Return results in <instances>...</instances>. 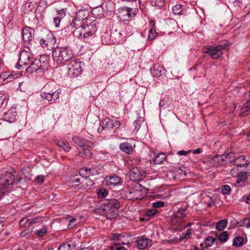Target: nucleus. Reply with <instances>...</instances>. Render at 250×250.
I'll return each instance as SVG.
<instances>
[{
    "label": "nucleus",
    "mask_w": 250,
    "mask_h": 250,
    "mask_svg": "<svg viewBox=\"0 0 250 250\" xmlns=\"http://www.w3.org/2000/svg\"><path fill=\"white\" fill-rule=\"evenodd\" d=\"M52 56L54 61L58 64L63 65L74 58V54L67 47H57L53 50Z\"/></svg>",
    "instance_id": "1"
},
{
    "label": "nucleus",
    "mask_w": 250,
    "mask_h": 250,
    "mask_svg": "<svg viewBox=\"0 0 250 250\" xmlns=\"http://www.w3.org/2000/svg\"><path fill=\"white\" fill-rule=\"evenodd\" d=\"M120 206V203L117 200L115 199H108L104 204L102 210L108 219H112L118 215V209Z\"/></svg>",
    "instance_id": "2"
},
{
    "label": "nucleus",
    "mask_w": 250,
    "mask_h": 250,
    "mask_svg": "<svg viewBox=\"0 0 250 250\" xmlns=\"http://www.w3.org/2000/svg\"><path fill=\"white\" fill-rule=\"evenodd\" d=\"M97 30L96 23L92 22L89 24H83L81 27L75 29L73 34L74 35L78 38L86 39L94 35Z\"/></svg>",
    "instance_id": "3"
},
{
    "label": "nucleus",
    "mask_w": 250,
    "mask_h": 250,
    "mask_svg": "<svg viewBox=\"0 0 250 250\" xmlns=\"http://www.w3.org/2000/svg\"><path fill=\"white\" fill-rule=\"evenodd\" d=\"M48 62L45 56H42L39 59H35L26 69L28 74L35 72L38 74L42 73L47 67Z\"/></svg>",
    "instance_id": "4"
},
{
    "label": "nucleus",
    "mask_w": 250,
    "mask_h": 250,
    "mask_svg": "<svg viewBox=\"0 0 250 250\" xmlns=\"http://www.w3.org/2000/svg\"><path fill=\"white\" fill-rule=\"evenodd\" d=\"M228 45V42H226L215 46H204L202 50L204 53L209 54L212 59H217L222 55V50L226 49Z\"/></svg>",
    "instance_id": "5"
},
{
    "label": "nucleus",
    "mask_w": 250,
    "mask_h": 250,
    "mask_svg": "<svg viewBox=\"0 0 250 250\" xmlns=\"http://www.w3.org/2000/svg\"><path fill=\"white\" fill-rule=\"evenodd\" d=\"M187 206L182 207L175 212L172 217V223L176 227L174 229L176 230H179L183 229V224L184 223V218L187 215Z\"/></svg>",
    "instance_id": "6"
},
{
    "label": "nucleus",
    "mask_w": 250,
    "mask_h": 250,
    "mask_svg": "<svg viewBox=\"0 0 250 250\" xmlns=\"http://www.w3.org/2000/svg\"><path fill=\"white\" fill-rule=\"evenodd\" d=\"M15 176L11 172H5L0 176V187L4 190L11 189L14 182Z\"/></svg>",
    "instance_id": "7"
},
{
    "label": "nucleus",
    "mask_w": 250,
    "mask_h": 250,
    "mask_svg": "<svg viewBox=\"0 0 250 250\" xmlns=\"http://www.w3.org/2000/svg\"><path fill=\"white\" fill-rule=\"evenodd\" d=\"M82 71V62L77 60H71L67 66V73L71 77H77Z\"/></svg>",
    "instance_id": "8"
},
{
    "label": "nucleus",
    "mask_w": 250,
    "mask_h": 250,
    "mask_svg": "<svg viewBox=\"0 0 250 250\" xmlns=\"http://www.w3.org/2000/svg\"><path fill=\"white\" fill-rule=\"evenodd\" d=\"M233 157V153H229L227 155L222 154L213 156L210 160L209 164L212 167H219L225 165L228 160L231 161Z\"/></svg>",
    "instance_id": "9"
},
{
    "label": "nucleus",
    "mask_w": 250,
    "mask_h": 250,
    "mask_svg": "<svg viewBox=\"0 0 250 250\" xmlns=\"http://www.w3.org/2000/svg\"><path fill=\"white\" fill-rule=\"evenodd\" d=\"M33 59V55L30 51L23 50L20 54L19 61L16 65V68L19 69L23 65L29 64Z\"/></svg>",
    "instance_id": "10"
},
{
    "label": "nucleus",
    "mask_w": 250,
    "mask_h": 250,
    "mask_svg": "<svg viewBox=\"0 0 250 250\" xmlns=\"http://www.w3.org/2000/svg\"><path fill=\"white\" fill-rule=\"evenodd\" d=\"M135 16L132 8L128 7H123L119 9L118 16L123 21L131 20Z\"/></svg>",
    "instance_id": "11"
},
{
    "label": "nucleus",
    "mask_w": 250,
    "mask_h": 250,
    "mask_svg": "<svg viewBox=\"0 0 250 250\" xmlns=\"http://www.w3.org/2000/svg\"><path fill=\"white\" fill-rule=\"evenodd\" d=\"M129 236L125 232H115L112 234L109 239L125 245L129 243Z\"/></svg>",
    "instance_id": "12"
},
{
    "label": "nucleus",
    "mask_w": 250,
    "mask_h": 250,
    "mask_svg": "<svg viewBox=\"0 0 250 250\" xmlns=\"http://www.w3.org/2000/svg\"><path fill=\"white\" fill-rule=\"evenodd\" d=\"M34 33V29L29 27H25L22 29V36L23 41V44L27 47L29 50L30 49L28 45L31 44L30 42L32 41V39L34 37L33 36Z\"/></svg>",
    "instance_id": "13"
},
{
    "label": "nucleus",
    "mask_w": 250,
    "mask_h": 250,
    "mask_svg": "<svg viewBox=\"0 0 250 250\" xmlns=\"http://www.w3.org/2000/svg\"><path fill=\"white\" fill-rule=\"evenodd\" d=\"M44 34V36L40 40V43L42 47H47L49 43H54L56 42V38L52 32L45 30Z\"/></svg>",
    "instance_id": "14"
},
{
    "label": "nucleus",
    "mask_w": 250,
    "mask_h": 250,
    "mask_svg": "<svg viewBox=\"0 0 250 250\" xmlns=\"http://www.w3.org/2000/svg\"><path fill=\"white\" fill-rule=\"evenodd\" d=\"M103 128L105 127L106 130H108L110 129H117L121 125V123L116 118L109 119L106 118L103 120Z\"/></svg>",
    "instance_id": "15"
},
{
    "label": "nucleus",
    "mask_w": 250,
    "mask_h": 250,
    "mask_svg": "<svg viewBox=\"0 0 250 250\" xmlns=\"http://www.w3.org/2000/svg\"><path fill=\"white\" fill-rule=\"evenodd\" d=\"M130 179L133 181H139L146 176L145 172L138 167H133L130 171Z\"/></svg>",
    "instance_id": "16"
},
{
    "label": "nucleus",
    "mask_w": 250,
    "mask_h": 250,
    "mask_svg": "<svg viewBox=\"0 0 250 250\" xmlns=\"http://www.w3.org/2000/svg\"><path fill=\"white\" fill-rule=\"evenodd\" d=\"M104 183L106 186L112 188L121 185L122 180L120 177L116 175H113L111 176H106L104 179Z\"/></svg>",
    "instance_id": "17"
},
{
    "label": "nucleus",
    "mask_w": 250,
    "mask_h": 250,
    "mask_svg": "<svg viewBox=\"0 0 250 250\" xmlns=\"http://www.w3.org/2000/svg\"><path fill=\"white\" fill-rule=\"evenodd\" d=\"M152 240L145 236L139 238L136 241L137 247L140 250L146 249L152 245Z\"/></svg>",
    "instance_id": "18"
},
{
    "label": "nucleus",
    "mask_w": 250,
    "mask_h": 250,
    "mask_svg": "<svg viewBox=\"0 0 250 250\" xmlns=\"http://www.w3.org/2000/svg\"><path fill=\"white\" fill-rule=\"evenodd\" d=\"M17 112L16 108H10L7 112L3 113L1 118L4 121L12 123L14 121Z\"/></svg>",
    "instance_id": "19"
},
{
    "label": "nucleus",
    "mask_w": 250,
    "mask_h": 250,
    "mask_svg": "<svg viewBox=\"0 0 250 250\" xmlns=\"http://www.w3.org/2000/svg\"><path fill=\"white\" fill-rule=\"evenodd\" d=\"M152 76L158 78L165 73V69L163 65L159 63L155 64L151 68Z\"/></svg>",
    "instance_id": "20"
},
{
    "label": "nucleus",
    "mask_w": 250,
    "mask_h": 250,
    "mask_svg": "<svg viewBox=\"0 0 250 250\" xmlns=\"http://www.w3.org/2000/svg\"><path fill=\"white\" fill-rule=\"evenodd\" d=\"M72 140L76 146H79L81 147L85 146H87L88 147H93L94 145L93 143H91L87 140H86L81 137L77 136H73Z\"/></svg>",
    "instance_id": "21"
},
{
    "label": "nucleus",
    "mask_w": 250,
    "mask_h": 250,
    "mask_svg": "<svg viewBox=\"0 0 250 250\" xmlns=\"http://www.w3.org/2000/svg\"><path fill=\"white\" fill-rule=\"evenodd\" d=\"M246 157L244 155H242L234 159V156L231 158L230 161H233V165L237 167H242L247 166L250 167V163H248L245 160Z\"/></svg>",
    "instance_id": "22"
},
{
    "label": "nucleus",
    "mask_w": 250,
    "mask_h": 250,
    "mask_svg": "<svg viewBox=\"0 0 250 250\" xmlns=\"http://www.w3.org/2000/svg\"><path fill=\"white\" fill-rule=\"evenodd\" d=\"M93 184L92 181L88 178H83V180L80 184L74 185L75 188H90V187Z\"/></svg>",
    "instance_id": "23"
},
{
    "label": "nucleus",
    "mask_w": 250,
    "mask_h": 250,
    "mask_svg": "<svg viewBox=\"0 0 250 250\" xmlns=\"http://www.w3.org/2000/svg\"><path fill=\"white\" fill-rule=\"evenodd\" d=\"M140 187V185H137L135 188H132L129 190L130 197L132 200H141L143 198L140 190L136 189Z\"/></svg>",
    "instance_id": "24"
},
{
    "label": "nucleus",
    "mask_w": 250,
    "mask_h": 250,
    "mask_svg": "<svg viewBox=\"0 0 250 250\" xmlns=\"http://www.w3.org/2000/svg\"><path fill=\"white\" fill-rule=\"evenodd\" d=\"M119 147L121 151L128 154H132L133 152V148L132 145L127 142L121 143Z\"/></svg>",
    "instance_id": "25"
},
{
    "label": "nucleus",
    "mask_w": 250,
    "mask_h": 250,
    "mask_svg": "<svg viewBox=\"0 0 250 250\" xmlns=\"http://www.w3.org/2000/svg\"><path fill=\"white\" fill-rule=\"evenodd\" d=\"M61 92V91H57L56 93H51L48 95L41 94V97L42 99H46L48 102L53 103L59 98Z\"/></svg>",
    "instance_id": "26"
},
{
    "label": "nucleus",
    "mask_w": 250,
    "mask_h": 250,
    "mask_svg": "<svg viewBox=\"0 0 250 250\" xmlns=\"http://www.w3.org/2000/svg\"><path fill=\"white\" fill-rule=\"evenodd\" d=\"M57 91H61V89L60 88H57L55 87L54 83H48L46 84L44 87V91L42 94H45V95H48L51 93H56Z\"/></svg>",
    "instance_id": "27"
},
{
    "label": "nucleus",
    "mask_w": 250,
    "mask_h": 250,
    "mask_svg": "<svg viewBox=\"0 0 250 250\" xmlns=\"http://www.w3.org/2000/svg\"><path fill=\"white\" fill-rule=\"evenodd\" d=\"M250 114V99L243 104L240 114L241 116H245Z\"/></svg>",
    "instance_id": "28"
},
{
    "label": "nucleus",
    "mask_w": 250,
    "mask_h": 250,
    "mask_svg": "<svg viewBox=\"0 0 250 250\" xmlns=\"http://www.w3.org/2000/svg\"><path fill=\"white\" fill-rule=\"evenodd\" d=\"M150 29L149 30V34L147 36V41H151L154 39L158 34L155 30V22L152 21L150 23Z\"/></svg>",
    "instance_id": "29"
},
{
    "label": "nucleus",
    "mask_w": 250,
    "mask_h": 250,
    "mask_svg": "<svg viewBox=\"0 0 250 250\" xmlns=\"http://www.w3.org/2000/svg\"><path fill=\"white\" fill-rule=\"evenodd\" d=\"M58 250H76L75 245L72 241H68L61 245Z\"/></svg>",
    "instance_id": "30"
},
{
    "label": "nucleus",
    "mask_w": 250,
    "mask_h": 250,
    "mask_svg": "<svg viewBox=\"0 0 250 250\" xmlns=\"http://www.w3.org/2000/svg\"><path fill=\"white\" fill-rule=\"evenodd\" d=\"M8 97L7 93L4 91L0 92V109L6 106Z\"/></svg>",
    "instance_id": "31"
},
{
    "label": "nucleus",
    "mask_w": 250,
    "mask_h": 250,
    "mask_svg": "<svg viewBox=\"0 0 250 250\" xmlns=\"http://www.w3.org/2000/svg\"><path fill=\"white\" fill-rule=\"evenodd\" d=\"M54 142L65 152H68L70 149V146L68 142L63 140H55Z\"/></svg>",
    "instance_id": "32"
},
{
    "label": "nucleus",
    "mask_w": 250,
    "mask_h": 250,
    "mask_svg": "<svg viewBox=\"0 0 250 250\" xmlns=\"http://www.w3.org/2000/svg\"><path fill=\"white\" fill-rule=\"evenodd\" d=\"M145 119L143 117H138L133 123V125L134 127L133 132H137L140 128L141 124L144 123Z\"/></svg>",
    "instance_id": "33"
},
{
    "label": "nucleus",
    "mask_w": 250,
    "mask_h": 250,
    "mask_svg": "<svg viewBox=\"0 0 250 250\" xmlns=\"http://www.w3.org/2000/svg\"><path fill=\"white\" fill-rule=\"evenodd\" d=\"M228 220L224 219L218 221L216 224V229L219 231L223 230L227 226Z\"/></svg>",
    "instance_id": "34"
},
{
    "label": "nucleus",
    "mask_w": 250,
    "mask_h": 250,
    "mask_svg": "<svg viewBox=\"0 0 250 250\" xmlns=\"http://www.w3.org/2000/svg\"><path fill=\"white\" fill-rule=\"evenodd\" d=\"M166 158V154L160 153L155 156L154 159V162L155 164H159L163 162Z\"/></svg>",
    "instance_id": "35"
},
{
    "label": "nucleus",
    "mask_w": 250,
    "mask_h": 250,
    "mask_svg": "<svg viewBox=\"0 0 250 250\" xmlns=\"http://www.w3.org/2000/svg\"><path fill=\"white\" fill-rule=\"evenodd\" d=\"M91 153L90 150L88 148H82V150H79L77 155L82 158H86L91 156Z\"/></svg>",
    "instance_id": "36"
},
{
    "label": "nucleus",
    "mask_w": 250,
    "mask_h": 250,
    "mask_svg": "<svg viewBox=\"0 0 250 250\" xmlns=\"http://www.w3.org/2000/svg\"><path fill=\"white\" fill-rule=\"evenodd\" d=\"M250 175V168L248 169L247 171L240 172L237 177H240L243 180V184H245L248 182V175ZM241 187L244 186V184L241 185Z\"/></svg>",
    "instance_id": "37"
},
{
    "label": "nucleus",
    "mask_w": 250,
    "mask_h": 250,
    "mask_svg": "<svg viewBox=\"0 0 250 250\" xmlns=\"http://www.w3.org/2000/svg\"><path fill=\"white\" fill-rule=\"evenodd\" d=\"M88 17V12L83 10H79L76 15V18L78 20L83 21Z\"/></svg>",
    "instance_id": "38"
},
{
    "label": "nucleus",
    "mask_w": 250,
    "mask_h": 250,
    "mask_svg": "<svg viewBox=\"0 0 250 250\" xmlns=\"http://www.w3.org/2000/svg\"><path fill=\"white\" fill-rule=\"evenodd\" d=\"M23 8L25 13H29L34 9V4L30 0H28L24 4Z\"/></svg>",
    "instance_id": "39"
},
{
    "label": "nucleus",
    "mask_w": 250,
    "mask_h": 250,
    "mask_svg": "<svg viewBox=\"0 0 250 250\" xmlns=\"http://www.w3.org/2000/svg\"><path fill=\"white\" fill-rule=\"evenodd\" d=\"M47 232V228L44 226H42L39 229H36L35 233L39 237H42L45 235Z\"/></svg>",
    "instance_id": "40"
},
{
    "label": "nucleus",
    "mask_w": 250,
    "mask_h": 250,
    "mask_svg": "<svg viewBox=\"0 0 250 250\" xmlns=\"http://www.w3.org/2000/svg\"><path fill=\"white\" fill-rule=\"evenodd\" d=\"M123 244L121 243H114L109 248V250H126Z\"/></svg>",
    "instance_id": "41"
},
{
    "label": "nucleus",
    "mask_w": 250,
    "mask_h": 250,
    "mask_svg": "<svg viewBox=\"0 0 250 250\" xmlns=\"http://www.w3.org/2000/svg\"><path fill=\"white\" fill-rule=\"evenodd\" d=\"M68 221V227L70 229L73 228L80 223V220L78 218L74 217L69 219Z\"/></svg>",
    "instance_id": "42"
},
{
    "label": "nucleus",
    "mask_w": 250,
    "mask_h": 250,
    "mask_svg": "<svg viewBox=\"0 0 250 250\" xmlns=\"http://www.w3.org/2000/svg\"><path fill=\"white\" fill-rule=\"evenodd\" d=\"M244 242V239L241 236L236 237L233 241V245L236 247H239L242 246Z\"/></svg>",
    "instance_id": "43"
},
{
    "label": "nucleus",
    "mask_w": 250,
    "mask_h": 250,
    "mask_svg": "<svg viewBox=\"0 0 250 250\" xmlns=\"http://www.w3.org/2000/svg\"><path fill=\"white\" fill-rule=\"evenodd\" d=\"M17 77H14V76L11 74H9L8 72H4L1 74L0 76V78L4 80L6 79L8 80L7 81H10L16 78Z\"/></svg>",
    "instance_id": "44"
},
{
    "label": "nucleus",
    "mask_w": 250,
    "mask_h": 250,
    "mask_svg": "<svg viewBox=\"0 0 250 250\" xmlns=\"http://www.w3.org/2000/svg\"><path fill=\"white\" fill-rule=\"evenodd\" d=\"M191 234V230L190 229H188L186 230V232L185 233H183L180 236L179 240L180 241H182L185 239H187L190 236V235Z\"/></svg>",
    "instance_id": "45"
},
{
    "label": "nucleus",
    "mask_w": 250,
    "mask_h": 250,
    "mask_svg": "<svg viewBox=\"0 0 250 250\" xmlns=\"http://www.w3.org/2000/svg\"><path fill=\"white\" fill-rule=\"evenodd\" d=\"M82 24H83L82 23L81 21L75 18V19L73 20L71 22L70 26L72 28H74L75 29H77L79 27H81Z\"/></svg>",
    "instance_id": "46"
},
{
    "label": "nucleus",
    "mask_w": 250,
    "mask_h": 250,
    "mask_svg": "<svg viewBox=\"0 0 250 250\" xmlns=\"http://www.w3.org/2000/svg\"><path fill=\"white\" fill-rule=\"evenodd\" d=\"M228 239V233L227 231H224L221 232L219 236L218 239L223 243L226 242Z\"/></svg>",
    "instance_id": "47"
},
{
    "label": "nucleus",
    "mask_w": 250,
    "mask_h": 250,
    "mask_svg": "<svg viewBox=\"0 0 250 250\" xmlns=\"http://www.w3.org/2000/svg\"><path fill=\"white\" fill-rule=\"evenodd\" d=\"M108 193V190L104 188H101L97 191L98 197L100 198L105 197L107 195Z\"/></svg>",
    "instance_id": "48"
},
{
    "label": "nucleus",
    "mask_w": 250,
    "mask_h": 250,
    "mask_svg": "<svg viewBox=\"0 0 250 250\" xmlns=\"http://www.w3.org/2000/svg\"><path fill=\"white\" fill-rule=\"evenodd\" d=\"M172 10L173 13L174 15L181 14V12H182L181 5L177 4V5L173 6L172 8Z\"/></svg>",
    "instance_id": "49"
},
{
    "label": "nucleus",
    "mask_w": 250,
    "mask_h": 250,
    "mask_svg": "<svg viewBox=\"0 0 250 250\" xmlns=\"http://www.w3.org/2000/svg\"><path fill=\"white\" fill-rule=\"evenodd\" d=\"M87 172L88 177L90 176L95 175L99 173L98 170L95 167H87Z\"/></svg>",
    "instance_id": "50"
},
{
    "label": "nucleus",
    "mask_w": 250,
    "mask_h": 250,
    "mask_svg": "<svg viewBox=\"0 0 250 250\" xmlns=\"http://www.w3.org/2000/svg\"><path fill=\"white\" fill-rule=\"evenodd\" d=\"M88 173L87 172V167H84L81 168L79 171L80 175L82 177V178H88V175H87Z\"/></svg>",
    "instance_id": "51"
},
{
    "label": "nucleus",
    "mask_w": 250,
    "mask_h": 250,
    "mask_svg": "<svg viewBox=\"0 0 250 250\" xmlns=\"http://www.w3.org/2000/svg\"><path fill=\"white\" fill-rule=\"evenodd\" d=\"M215 242L214 238L212 236H208L206 240L205 243L207 247H211Z\"/></svg>",
    "instance_id": "52"
},
{
    "label": "nucleus",
    "mask_w": 250,
    "mask_h": 250,
    "mask_svg": "<svg viewBox=\"0 0 250 250\" xmlns=\"http://www.w3.org/2000/svg\"><path fill=\"white\" fill-rule=\"evenodd\" d=\"M230 187L227 185H224L222 188V192L223 194H229L230 193Z\"/></svg>",
    "instance_id": "53"
},
{
    "label": "nucleus",
    "mask_w": 250,
    "mask_h": 250,
    "mask_svg": "<svg viewBox=\"0 0 250 250\" xmlns=\"http://www.w3.org/2000/svg\"><path fill=\"white\" fill-rule=\"evenodd\" d=\"M164 205L165 202L162 201H158L154 203H153L152 204V207L155 208L163 207L164 206Z\"/></svg>",
    "instance_id": "54"
},
{
    "label": "nucleus",
    "mask_w": 250,
    "mask_h": 250,
    "mask_svg": "<svg viewBox=\"0 0 250 250\" xmlns=\"http://www.w3.org/2000/svg\"><path fill=\"white\" fill-rule=\"evenodd\" d=\"M239 172L237 167H235L231 168L230 171V174L233 177H237Z\"/></svg>",
    "instance_id": "55"
},
{
    "label": "nucleus",
    "mask_w": 250,
    "mask_h": 250,
    "mask_svg": "<svg viewBox=\"0 0 250 250\" xmlns=\"http://www.w3.org/2000/svg\"><path fill=\"white\" fill-rule=\"evenodd\" d=\"M62 19V16H56L54 18V23L56 27H60V23Z\"/></svg>",
    "instance_id": "56"
},
{
    "label": "nucleus",
    "mask_w": 250,
    "mask_h": 250,
    "mask_svg": "<svg viewBox=\"0 0 250 250\" xmlns=\"http://www.w3.org/2000/svg\"><path fill=\"white\" fill-rule=\"evenodd\" d=\"M245 228L247 229L250 228V217L244 218Z\"/></svg>",
    "instance_id": "57"
},
{
    "label": "nucleus",
    "mask_w": 250,
    "mask_h": 250,
    "mask_svg": "<svg viewBox=\"0 0 250 250\" xmlns=\"http://www.w3.org/2000/svg\"><path fill=\"white\" fill-rule=\"evenodd\" d=\"M36 179L38 181V184H42L44 180V177L42 175H39L36 177Z\"/></svg>",
    "instance_id": "58"
},
{
    "label": "nucleus",
    "mask_w": 250,
    "mask_h": 250,
    "mask_svg": "<svg viewBox=\"0 0 250 250\" xmlns=\"http://www.w3.org/2000/svg\"><path fill=\"white\" fill-rule=\"evenodd\" d=\"M157 212V211L155 209H150V210L147 211V212L146 213V215L148 216H152L155 215Z\"/></svg>",
    "instance_id": "59"
},
{
    "label": "nucleus",
    "mask_w": 250,
    "mask_h": 250,
    "mask_svg": "<svg viewBox=\"0 0 250 250\" xmlns=\"http://www.w3.org/2000/svg\"><path fill=\"white\" fill-rule=\"evenodd\" d=\"M83 180V178L80 179V178H74L72 181L73 183H75V185L80 184V183Z\"/></svg>",
    "instance_id": "60"
},
{
    "label": "nucleus",
    "mask_w": 250,
    "mask_h": 250,
    "mask_svg": "<svg viewBox=\"0 0 250 250\" xmlns=\"http://www.w3.org/2000/svg\"><path fill=\"white\" fill-rule=\"evenodd\" d=\"M245 220H244V218H243V219H241L239 221H238L236 223L237 226L238 227H245Z\"/></svg>",
    "instance_id": "61"
},
{
    "label": "nucleus",
    "mask_w": 250,
    "mask_h": 250,
    "mask_svg": "<svg viewBox=\"0 0 250 250\" xmlns=\"http://www.w3.org/2000/svg\"><path fill=\"white\" fill-rule=\"evenodd\" d=\"M7 191V190H4L0 187V200L5 195Z\"/></svg>",
    "instance_id": "62"
},
{
    "label": "nucleus",
    "mask_w": 250,
    "mask_h": 250,
    "mask_svg": "<svg viewBox=\"0 0 250 250\" xmlns=\"http://www.w3.org/2000/svg\"><path fill=\"white\" fill-rule=\"evenodd\" d=\"M191 150H189L188 151H186L185 150H180L177 152V154L179 155H186L188 153L190 152Z\"/></svg>",
    "instance_id": "63"
},
{
    "label": "nucleus",
    "mask_w": 250,
    "mask_h": 250,
    "mask_svg": "<svg viewBox=\"0 0 250 250\" xmlns=\"http://www.w3.org/2000/svg\"><path fill=\"white\" fill-rule=\"evenodd\" d=\"M65 10L64 9H62L58 12L57 16H62V19L65 16Z\"/></svg>",
    "instance_id": "64"
}]
</instances>
